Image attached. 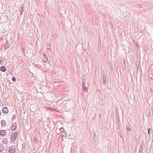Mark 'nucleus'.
<instances>
[{
	"label": "nucleus",
	"instance_id": "1",
	"mask_svg": "<svg viewBox=\"0 0 153 153\" xmlns=\"http://www.w3.org/2000/svg\"><path fill=\"white\" fill-rule=\"evenodd\" d=\"M18 134V132H16L12 134L11 136V139L12 142H14L15 141L16 138L17 137Z\"/></svg>",
	"mask_w": 153,
	"mask_h": 153
},
{
	"label": "nucleus",
	"instance_id": "2",
	"mask_svg": "<svg viewBox=\"0 0 153 153\" xmlns=\"http://www.w3.org/2000/svg\"><path fill=\"white\" fill-rule=\"evenodd\" d=\"M15 151V146H12L10 147L9 152L10 153H14Z\"/></svg>",
	"mask_w": 153,
	"mask_h": 153
},
{
	"label": "nucleus",
	"instance_id": "3",
	"mask_svg": "<svg viewBox=\"0 0 153 153\" xmlns=\"http://www.w3.org/2000/svg\"><path fill=\"white\" fill-rule=\"evenodd\" d=\"M7 133V132L5 130H0V136L2 137L5 136Z\"/></svg>",
	"mask_w": 153,
	"mask_h": 153
},
{
	"label": "nucleus",
	"instance_id": "4",
	"mask_svg": "<svg viewBox=\"0 0 153 153\" xmlns=\"http://www.w3.org/2000/svg\"><path fill=\"white\" fill-rule=\"evenodd\" d=\"M17 126L16 123L15 122L13 123L12 126L10 127V129L12 130H14L16 129V126Z\"/></svg>",
	"mask_w": 153,
	"mask_h": 153
},
{
	"label": "nucleus",
	"instance_id": "5",
	"mask_svg": "<svg viewBox=\"0 0 153 153\" xmlns=\"http://www.w3.org/2000/svg\"><path fill=\"white\" fill-rule=\"evenodd\" d=\"M2 112L5 114L7 113L8 112V110L7 107H4L2 109Z\"/></svg>",
	"mask_w": 153,
	"mask_h": 153
},
{
	"label": "nucleus",
	"instance_id": "6",
	"mask_svg": "<svg viewBox=\"0 0 153 153\" xmlns=\"http://www.w3.org/2000/svg\"><path fill=\"white\" fill-rule=\"evenodd\" d=\"M82 90L83 91L85 92V93H86L88 92V91L87 90V88L86 86L85 85H82Z\"/></svg>",
	"mask_w": 153,
	"mask_h": 153
},
{
	"label": "nucleus",
	"instance_id": "7",
	"mask_svg": "<svg viewBox=\"0 0 153 153\" xmlns=\"http://www.w3.org/2000/svg\"><path fill=\"white\" fill-rule=\"evenodd\" d=\"M9 47L10 46L9 45V42L7 41L4 45L5 50L6 49L9 48Z\"/></svg>",
	"mask_w": 153,
	"mask_h": 153
},
{
	"label": "nucleus",
	"instance_id": "8",
	"mask_svg": "<svg viewBox=\"0 0 153 153\" xmlns=\"http://www.w3.org/2000/svg\"><path fill=\"white\" fill-rule=\"evenodd\" d=\"M8 140L6 138H4L2 140V143L4 144H7Z\"/></svg>",
	"mask_w": 153,
	"mask_h": 153
},
{
	"label": "nucleus",
	"instance_id": "9",
	"mask_svg": "<svg viewBox=\"0 0 153 153\" xmlns=\"http://www.w3.org/2000/svg\"><path fill=\"white\" fill-rule=\"evenodd\" d=\"M0 70L2 72H5L6 70V68L4 66H1L0 68Z\"/></svg>",
	"mask_w": 153,
	"mask_h": 153
},
{
	"label": "nucleus",
	"instance_id": "10",
	"mask_svg": "<svg viewBox=\"0 0 153 153\" xmlns=\"http://www.w3.org/2000/svg\"><path fill=\"white\" fill-rule=\"evenodd\" d=\"M82 85H86L85 83L86 82V80L84 79L83 76L82 77Z\"/></svg>",
	"mask_w": 153,
	"mask_h": 153
},
{
	"label": "nucleus",
	"instance_id": "11",
	"mask_svg": "<svg viewBox=\"0 0 153 153\" xmlns=\"http://www.w3.org/2000/svg\"><path fill=\"white\" fill-rule=\"evenodd\" d=\"M1 124L2 126L4 127L6 126V122L4 120H2L1 121Z\"/></svg>",
	"mask_w": 153,
	"mask_h": 153
},
{
	"label": "nucleus",
	"instance_id": "12",
	"mask_svg": "<svg viewBox=\"0 0 153 153\" xmlns=\"http://www.w3.org/2000/svg\"><path fill=\"white\" fill-rule=\"evenodd\" d=\"M22 5V6H21L22 7H20L19 8V10L20 11V12L21 13V14L22 15L23 12V6Z\"/></svg>",
	"mask_w": 153,
	"mask_h": 153
},
{
	"label": "nucleus",
	"instance_id": "13",
	"mask_svg": "<svg viewBox=\"0 0 153 153\" xmlns=\"http://www.w3.org/2000/svg\"><path fill=\"white\" fill-rule=\"evenodd\" d=\"M102 82L104 85H105L106 84V78H102Z\"/></svg>",
	"mask_w": 153,
	"mask_h": 153
},
{
	"label": "nucleus",
	"instance_id": "14",
	"mask_svg": "<svg viewBox=\"0 0 153 153\" xmlns=\"http://www.w3.org/2000/svg\"><path fill=\"white\" fill-rule=\"evenodd\" d=\"M143 148L142 147H140L139 148L138 153H142L143 152Z\"/></svg>",
	"mask_w": 153,
	"mask_h": 153
},
{
	"label": "nucleus",
	"instance_id": "15",
	"mask_svg": "<svg viewBox=\"0 0 153 153\" xmlns=\"http://www.w3.org/2000/svg\"><path fill=\"white\" fill-rule=\"evenodd\" d=\"M34 142L35 143H37L38 140H37V138L36 137H35L34 138Z\"/></svg>",
	"mask_w": 153,
	"mask_h": 153
},
{
	"label": "nucleus",
	"instance_id": "16",
	"mask_svg": "<svg viewBox=\"0 0 153 153\" xmlns=\"http://www.w3.org/2000/svg\"><path fill=\"white\" fill-rule=\"evenodd\" d=\"M108 64L109 65V67L110 68V70L111 71L112 69L113 70L112 65V64H111V65H110V63H109Z\"/></svg>",
	"mask_w": 153,
	"mask_h": 153
},
{
	"label": "nucleus",
	"instance_id": "17",
	"mask_svg": "<svg viewBox=\"0 0 153 153\" xmlns=\"http://www.w3.org/2000/svg\"><path fill=\"white\" fill-rule=\"evenodd\" d=\"M126 129L127 130V131H131V128L130 127H127Z\"/></svg>",
	"mask_w": 153,
	"mask_h": 153
},
{
	"label": "nucleus",
	"instance_id": "18",
	"mask_svg": "<svg viewBox=\"0 0 153 153\" xmlns=\"http://www.w3.org/2000/svg\"><path fill=\"white\" fill-rule=\"evenodd\" d=\"M99 50L100 51H101L102 50L101 49V46H99Z\"/></svg>",
	"mask_w": 153,
	"mask_h": 153
},
{
	"label": "nucleus",
	"instance_id": "19",
	"mask_svg": "<svg viewBox=\"0 0 153 153\" xmlns=\"http://www.w3.org/2000/svg\"><path fill=\"white\" fill-rule=\"evenodd\" d=\"M43 55H44V56L45 57V58H46L47 59V60L48 61V58L47 56L45 55V54L44 53Z\"/></svg>",
	"mask_w": 153,
	"mask_h": 153
},
{
	"label": "nucleus",
	"instance_id": "20",
	"mask_svg": "<svg viewBox=\"0 0 153 153\" xmlns=\"http://www.w3.org/2000/svg\"><path fill=\"white\" fill-rule=\"evenodd\" d=\"M12 80L14 82L16 81V79L15 77H13L12 79Z\"/></svg>",
	"mask_w": 153,
	"mask_h": 153
},
{
	"label": "nucleus",
	"instance_id": "21",
	"mask_svg": "<svg viewBox=\"0 0 153 153\" xmlns=\"http://www.w3.org/2000/svg\"><path fill=\"white\" fill-rule=\"evenodd\" d=\"M63 130H64V128H60V130L61 131V133H62V131Z\"/></svg>",
	"mask_w": 153,
	"mask_h": 153
},
{
	"label": "nucleus",
	"instance_id": "22",
	"mask_svg": "<svg viewBox=\"0 0 153 153\" xmlns=\"http://www.w3.org/2000/svg\"><path fill=\"white\" fill-rule=\"evenodd\" d=\"M151 130V129L150 128H149L148 129V134H149V132Z\"/></svg>",
	"mask_w": 153,
	"mask_h": 153
},
{
	"label": "nucleus",
	"instance_id": "23",
	"mask_svg": "<svg viewBox=\"0 0 153 153\" xmlns=\"http://www.w3.org/2000/svg\"><path fill=\"white\" fill-rule=\"evenodd\" d=\"M106 78L105 76V74H104L102 76V78Z\"/></svg>",
	"mask_w": 153,
	"mask_h": 153
},
{
	"label": "nucleus",
	"instance_id": "24",
	"mask_svg": "<svg viewBox=\"0 0 153 153\" xmlns=\"http://www.w3.org/2000/svg\"><path fill=\"white\" fill-rule=\"evenodd\" d=\"M65 133L64 134H62V137H64L65 135Z\"/></svg>",
	"mask_w": 153,
	"mask_h": 153
},
{
	"label": "nucleus",
	"instance_id": "25",
	"mask_svg": "<svg viewBox=\"0 0 153 153\" xmlns=\"http://www.w3.org/2000/svg\"><path fill=\"white\" fill-rule=\"evenodd\" d=\"M0 63H1H1H2V61L1 60H0Z\"/></svg>",
	"mask_w": 153,
	"mask_h": 153
},
{
	"label": "nucleus",
	"instance_id": "26",
	"mask_svg": "<svg viewBox=\"0 0 153 153\" xmlns=\"http://www.w3.org/2000/svg\"><path fill=\"white\" fill-rule=\"evenodd\" d=\"M32 153H35V152H33Z\"/></svg>",
	"mask_w": 153,
	"mask_h": 153
},
{
	"label": "nucleus",
	"instance_id": "27",
	"mask_svg": "<svg viewBox=\"0 0 153 153\" xmlns=\"http://www.w3.org/2000/svg\"><path fill=\"white\" fill-rule=\"evenodd\" d=\"M50 44H49V45H48V46H50Z\"/></svg>",
	"mask_w": 153,
	"mask_h": 153
},
{
	"label": "nucleus",
	"instance_id": "28",
	"mask_svg": "<svg viewBox=\"0 0 153 153\" xmlns=\"http://www.w3.org/2000/svg\"><path fill=\"white\" fill-rule=\"evenodd\" d=\"M50 44H49V45H48V46H50Z\"/></svg>",
	"mask_w": 153,
	"mask_h": 153
},
{
	"label": "nucleus",
	"instance_id": "29",
	"mask_svg": "<svg viewBox=\"0 0 153 153\" xmlns=\"http://www.w3.org/2000/svg\"><path fill=\"white\" fill-rule=\"evenodd\" d=\"M50 44H49V45H48V46H50Z\"/></svg>",
	"mask_w": 153,
	"mask_h": 153
},
{
	"label": "nucleus",
	"instance_id": "30",
	"mask_svg": "<svg viewBox=\"0 0 153 153\" xmlns=\"http://www.w3.org/2000/svg\"><path fill=\"white\" fill-rule=\"evenodd\" d=\"M1 60V59H0V60Z\"/></svg>",
	"mask_w": 153,
	"mask_h": 153
}]
</instances>
